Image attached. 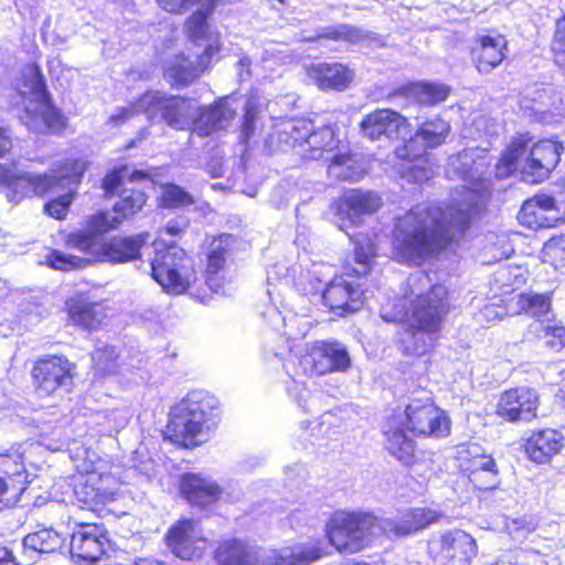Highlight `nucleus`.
<instances>
[{
  "label": "nucleus",
  "mask_w": 565,
  "mask_h": 565,
  "mask_svg": "<svg viewBox=\"0 0 565 565\" xmlns=\"http://www.w3.org/2000/svg\"><path fill=\"white\" fill-rule=\"evenodd\" d=\"M462 200L420 203L396 217L393 230L394 258L406 265H422L468 228L477 207V192L462 185Z\"/></svg>",
  "instance_id": "obj_1"
},
{
  "label": "nucleus",
  "mask_w": 565,
  "mask_h": 565,
  "mask_svg": "<svg viewBox=\"0 0 565 565\" xmlns=\"http://www.w3.org/2000/svg\"><path fill=\"white\" fill-rule=\"evenodd\" d=\"M136 114H143L152 122H166L177 130L191 129L200 137L225 129L235 116L231 98L217 100L213 106L199 109L193 100L160 92H147L128 107L116 110L109 118L114 126L121 125Z\"/></svg>",
  "instance_id": "obj_2"
},
{
  "label": "nucleus",
  "mask_w": 565,
  "mask_h": 565,
  "mask_svg": "<svg viewBox=\"0 0 565 565\" xmlns=\"http://www.w3.org/2000/svg\"><path fill=\"white\" fill-rule=\"evenodd\" d=\"M121 224V220L113 216L110 211L99 212L89 216L82 228L67 236L66 245L85 255V257L52 250L46 256V264L57 270H72L86 267L92 262L127 263L140 255L148 234L135 236H114L108 241L104 235Z\"/></svg>",
  "instance_id": "obj_3"
},
{
  "label": "nucleus",
  "mask_w": 565,
  "mask_h": 565,
  "mask_svg": "<svg viewBox=\"0 0 565 565\" xmlns=\"http://www.w3.org/2000/svg\"><path fill=\"white\" fill-rule=\"evenodd\" d=\"M443 516L441 511L426 507L405 510L391 519H379L367 512L335 511L326 524V533L339 552L358 553L375 537L409 535Z\"/></svg>",
  "instance_id": "obj_4"
},
{
  "label": "nucleus",
  "mask_w": 565,
  "mask_h": 565,
  "mask_svg": "<svg viewBox=\"0 0 565 565\" xmlns=\"http://www.w3.org/2000/svg\"><path fill=\"white\" fill-rule=\"evenodd\" d=\"M409 295L405 302L409 308L402 317L405 322L401 335V348L407 355H424L438 340L443 317L447 312V290L443 285L431 284L424 271H416L408 277Z\"/></svg>",
  "instance_id": "obj_5"
},
{
  "label": "nucleus",
  "mask_w": 565,
  "mask_h": 565,
  "mask_svg": "<svg viewBox=\"0 0 565 565\" xmlns=\"http://www.w3.org/2000/svg\"><path fill=\"white\" fill-rule=\"evenodd\" d=\"M11 147V139L0 128V158ZM85 170L86 163L77 159H67L56 171L44 174L20 171L0 163V193H3L9 202L19 203L31 195H44L54 188L79 184Z\"/></svg>",
  "instance_id": "obj_6"
},
{
  "label": "nucleus",
  "mask_w": 565,
  "mask_h": 565,
  "mask_svg": "<svg viewBox=\"0 0 565 565\" xmlns=\"http://www.w3.org/2000/svg\"><path fill=\"white\" fill-rule=\"evenodd\" d=\"M217 419V398L206 391L193 390L170 409L167 434L175 444L195 447L207 440Z\"/></svg>",
  "instance_id": "obj_7"
},
{
  "label": "nucleus",
  "mask_w": 565,
  "mask_h": 565,
  "mask_svg": "<svg viewBox=\"0 0 565 565\" xmlns=\"http://www.w3.org/2000/svg\"><path fill=\"white\" fill-rule=\"evenodd\" d=\"M529 135L515 137L497 163L495 175L504 179L520 171L522 179L529 183H539L548 177L561 160L564 150L562 143L545 139L532 145Z\"/></svg>",
  "instance_id": "obj_8"
},
{
  "label": "nucleus",
  "mask_w": 565,
  "mask_h": 565,
  "mask_svg": "<svg viewBox=\"0 0 565 565\" xmlns=\"http://www.w3.org/2000/svg\"><path fill=\"white\" fill-rule=\"evenodd\" d=\"M270 151L296 149L309 160H319L338 147L334 130L329 125L316 127L311 120L290 118L278 124L266 140Z\"/></svg>",
  "instance_id": "obj_9"
},
{
  "label": "nucleus",
  "mask_w": 565,
  "mask_h": 565,
  "mask_svg": "<svg viewBox=\"0 0 565 565\" xmlns=\"http://www.w3.org/2000/svg\"><path fill=\"white\" fill-rule=\"evenodd\" d=\"M376 254L375 245L358 241L354 247V266L348 264L344 271L334 276L323 289V303L333 312L343 316L358 311L364 303V291L354 278L367 275Z\"/></svg>",
  "instance_id": "obj_10"
},
{
  "label": "nucleus",
  "mask_w": 565,
  "mask_h": 565,
  "mask_svg": "<svg viewBox=\"0 0 565 565\" xmlns=\"http://www.w3.org/2000/svg\"><path fill=\"white\" fill-rule=\"evenodd\" d=\"M20 95L24 106L19 118L29 130L45 132L64 128V117L54 106L44 76L36 64H28L22 70Z\"/></svg>",
  "instance_id": "obj_11"
},
{
  "label": "nucleus",
  "mask_w": 565,
  "mask_h": 565,
  "mask_svg": "<svg viewBox=\"0 0 565 565\" xmlns=\"http://www.w3.org/2000/svg\"><path fill=\"white\" fill-rule=\"evenodd\" d=\"M154 257L151 262L152 278L168 292L183 294L193 276L192 260L174 243L162 237L154 243Z\"/></svg>",
  "instance_id": "obj_12"
},
{
  "label": "nucleus",
  "mask_w": 565,
  "mask_h": 565,
  "mask_svg": "<svg viewBox=\"0 0 565 565\" xmlns=\"http://www.w3.org/2000/svg\"><path fill=\"white\" fill-rule=\"evenodd\" d=\"M148 173L142 170H131L128 166H120L109 173L103 180V189L106 195L114 194L120 186H124L119 194V200L115 203L113 216H117L121 222L136 214L146 203V194L140 189L128 188L129 183L148 179Z\"/></svg>",
  "instance_id": "obj_13"
},
{
  "label": "nucleus",
  "mask_w": 565,
  "mask_h": 565,
  "mask_svg": "<svg viewBox=\"0 0 565 565\" xmlns=\"http://www.w3.org/2000/svg\"><path fill=\"white\" fill-rule=\"evenodd\" d=\"M405 428L416 437L443 438L450 433V419L429 398L411 399L403 413L396 414Z\"/></svg>",
  "instance_id": "obj_14"
},
{
  "label": "nucleus",
  "mask_w": 565,
  "mask_h": 565,
  "mask_svg": "<svg viewBox=\"0 0 565 565\" xmlns=\"http://www.w3.org/2000/svg\"><path fill=\"white\" fill-rule=\"evenodd\" d=\"M180 491L191 505L199 508H206L217 501L235 502L243 495L237 484L228 483L221 487L213 479L193 472L181 477Z\"/></svg>",
  "instance_id": "obj_15"
},
{
  "label": "nucleus",
  "mask_w": 565,
  "mask_h": 565,
  "mask_svg": "<svg viewBox=\"0 0 565 565\" xmlns=\"http://www.w3.org/2000/svg\"><path fill=\"white\" fill-rule=\"evenodd\" d=\"M297 267L289 268L284 264H276L267 271L268 286H273L275 281L295 288L302 295H316L321 292L328 284V279L332 276V267L328 264H312L306 271H300L296 277Z\"/></svg>",
  "instance_id": "obj_16"
},
{
  "label": "nucleus",
  "mask_w": 565,
  "mask_h": 565,
  "mask_svg": "<svg viewBox=\"0 0 565 565\" xmlns=\"http://www.w3.org/2000/svg\"><path fill=\"white\" fill-rule=\"evenodd\" d=\"M428 551L438 565H470L477 555V544L467 532L451 530L430 541Z\"/></svg>",
  "instance_id": "obj_17"
},
{
  "label": "nucleus",
  "mask_w": 565,
  "mask_h": 565,
  "mask_svg": "<svg viewBox=\"0 0 565 565\" xmlns=\"http://www.w3.org/2000/svg\"><path fill=\"white\" fill-rule=\"evenodd\" d=\"M307 370L317 375L332 372H345L351 366V358L347 347L337 340H318L310 343L300 362Z\"/></svg>",
  "instance_id": "obj_18"
},
{
  "label": "nucleus",
  "mask_w": 565,
  "mask_h": 565,
  "mask_svg": "<svg viewBox=\"0 0 565 565\" xmlns=\"http://www.w3.org/2000/svg\"><path fill=\"white\" fill-rule=\"evenodd\" d=\"M380 205L381 198L376 193L361 190H351L340 200L337 207L338 220L335 222L339 228L345 232L353 242L354 247H356L358 241L363 243L369 241L371 244L373 243L369 237L362 234L350 233L349 227L356 224L359 216L374 213Z\"/></svg>",
  "instance_id": "obj_19"
},
{
  "label": "nucleus",
  "mask_w": 565,
  "mask_h": 565,
  "mask_svg": "<svg viewBox=\"0 0 565 565\" xmlns=\"http://www.w3.org/2000/svg\"><path fill=\"white\" fill-rule=\"evenodd\" d=\"M32 376L40 396L70 392L73 385L72 364L63 356L52 355L40 359L32 369Z\"/></svg>",
  "instance_id": "obj_20"
},
{
  "label": "nucleus",
  "mask_w": 565,
  "mask_h": 565,
  "mask_svg": "<svg viewBox=\"0 0 565 565\" xmlns=\"http://www.w3.org/2000/svg\"><path fill=\"white\" fill-rule=\"evenodd\" d=\"M235 238L231 234H222L213 239L207 254L205 280L215 294L225 295L226 286L231 284V264Z\"/></svg>",
  "instance_id": "obj_21"
},
{
  "label": "nucleus",
  "mask_w": 565,
  "mask_h": 565,
  "mask_svg": "<svg viewBox=\"0 0 565 565\" xmlns=\"http://www.w3.org/2000/svg\"><path fill=\"white\" fill-rule=\"evenodd\" d=\"M450 124L439 116H434L418 125L414 135L409 132L406 142L396 149L398 158H417L424 156L428 148L443 145L449 135Z\"/></svg>",
  "instance_id": "obj_22"
},
{
  "label": "nucleus",
  "mask_w": 565,
  "mask_h": 565,
  "mask_svg": "<svg viewBox=\"0 0 565 565\" xmlns=\"http://www.w3.org/2000/svg\"><path fill=\"white\" fill-rule=\"evenodd\" d=\"M166 542L171 553L177 557L192 559L201 555L206 539L199 521L182 519L168 530Z\"/></svg>",
  "instance_id": "obj_23"
},
{
  "label": "nucleus",
  "mask_w": 565,
  "mask_h": 565,
  "mask_svg": "<svg viewBox=\"0 0 565 565\" xmlns=\"http://www.w3.org/2000/svg\"><path fill=\"white\" fill-rule=\"evenodd\" d=\"M360 128L364 137L371 140H404L409 135L407 119L388 108L376 109L361 120Z\"/></svg>",
  "instance_id": "obj_24"
},
{
  "label": "nucleus",
  "mask_w": 565,
  "mask_h": 565,
  "mask_svg": "<svg viewBox=\"0 0 565 565\" xmlns=\"http://www.w3.org/2000/svg\"><path fill=\"white\" fill-rule=\"evenodd\" d=\"M216 42L209 43L202 54H180L168 61L164 68V78L172 86H185L203 73L209 60L218 51Z\"/></svg>",
  "instance_id": "obj_25"
},
{
  "label": "nucleus",
  "mask_w": 565,
  "mask_h": 565,
  "mask_svg": "<svg viewBox=\"0 0 565 565\" xmlns=\"http://www.w3.org/2000/svg\"><path fill=\"white\" fill-rule=\"evenodd\" d=\"M107 532L94 523L77 524L71 536V556L76 563L96 562L108 543Z\"/></svg>",
  "instance_id": "obj_26"
},
{
  "label": "nucleus",
  "mask_w": 565,
  "mask_h": 565,
  "mask_svg": "<svg viewBox=\"0 0 565 565\" xmlns=\"http://www.w3.org/2000/svg\"><path fill=\"white\" fill-rule=\"evenodd\" d=\"M460 468L469 482L478 490H490L499 483L497 465L491 456L478 454V447L469 448L459 457Z\"/></svg>",
  "instance_id": "obj_27"
},
{
  "label": "nucleus",
  "mask_w": 565,
  "mask_h": 565,
  "mask_svg": "<svg viewBox=\"0 0 565 565\" xmlns=\"http://www.w3.org/2000/svg\"><path fill=\"white\" fill-rule=\"evenodd\" d=\"M537 393L529 387H518L502 393L497 405L499 417L509 420L529 422L536 417Z\"/></svg>",
  "instance_id": "obj_28"
},
{
  "label": "nucleus",
  "mask_w": 565,
  "mask_h": 565,
  "mask_svg": "<svg viewBox=\"0 0 565 565\" xmlns=\"http://www.w3.org/2000/svg\"><path fill=\"white\" fill-rule=\"evenodd\" d=\"M558 218L556 201L546 193L526 200L518 213L519 222L532 230L555 226Z\"/></svg>",
  "instance_id": "obj_29"
},
{
  "label": "nucleus",
  "mask_w": 565,
  "mask_h": 565,
  "mask_svg": "<svg viewBox=\"0 0 565 565\" xmlns=\"http://www.w3.org/2000/svg\"><path fill=\"white\" fill-rule=\"evenodd\" d=\"M507 39L499 34H482L476 39L471 47V57L478 72L489 74L498 67L507 56Z\"/></svg>",
  "instance_id": "obj_30"
},
{
  "label": "nucleus",
  "mask_w": 565,
  "mask_h": 565,
  "mask_svg": "<svg viewBox=\"0 0 565 565\" xmlns=\"http://www.w3.org/2000/svg\"><path fill=\"white\" fill-rule=\"evenodd\" d=\"M311 81L322 90H344L354 78V72L341 63H316L307 68Z\"/></svg>",
  "instance_id": "obj_31"
},
{
  "label": "nucleus",
  "mask_w": 565,
  "mask_h": 565,
  "mask_svg": "<svg viewBox=\"0 0 565 565\" xmlns=\"http://www.w3.org/2000/svg\"><path fill=\"white\" fill-rule=\"evenodd\" d=\"M319 546L300 544L295 546L270 550L258 558L260 565H311L321 558Z\"/></svg>",
  "instance_id": "obj_32"
},
{
  "label": "nucleus",
  "mask_w": 565,
  "mask_h": 565,
  "mask_svg": "<svg viewBox=\"0 0 565 565\" xmlns=\"http://www.w3.org/2000/svg\"><path fill=\"white\" fill-rule=\"evenodd\" d=\"M404 428V422L394 414L384 427L385 448L397 460L409 465L413 462L415 443L406 435Z\"/></svg>",
  "instance_id": "obj_33"
},
{
  "label": "nucleus",
  "mask_w": 565,
  "mask_h": 565,
  "mask_svg": "<svg viewBox=\"0 0 565 565\" xmlns=\"http://www.w3.org/2000/svg\"><path fill=\"white\" fill-rule=\"evenodd\" d=\"M563 435L551 428L534 431L526 440V452L537 463L547 462L564 446Z\"/></svg>",
  "instance_id": "obj_34"
},
{
  "label": "nucleus",
  "mask_w": 565,
  "mask_h": 565,
  "mask_svg": "<svg viewBox=\"0 0 565 565\" xmlns=\"http://www.w3.org/2000/svg\"><path fill=\"white\" fill-rule=\"evenodd\" d=\"M478 153L479 149L470 148L450 156L446 168L447 177L449 179L458 178L473 184L482 175L483 163Z\"/></svg>",
  "instance_id": "obj_35"
},
{
  "label": "nucleus",
  "mask_w": 565,
  "mask_h": 565,
  "mask_svg": "<svg viewBox=\"0 0 565 565\" xmlns=\"http://www.w3.org/2000/svg\"><path fill=\"white\" fill-rule=\"evenodd\" d=\"M449 95L448 86L437 83H411L393 92L392 97H404L424 106H434L444 102Z\"/></svg>",
  "instance_id": "obj_36"
},
{
  "label": "nucleus",
  "mask_w": 565,
  "mask_h": 565,
  "mask_svg": "<svg viewBox=\"0 0 565 565\" xmlns=\"http://www.w3.org/2000/svg\"><path fill=\"white\" fill-rule=\"evenodd\" d=\"M23 445H13L0 450V476L28 487L31 482L26 470L22 450Z\"/></svg>",
  "instance_id": "obj_37"
},
{
  "label": "nucleus",
  "mask_w": 565,
  "mask_h": 565,
  "mask_svg": "<svg viewBox=\"0 0 565 565\" xmlns=\"http://www.w3.org/2000/svg\"><path fill=\"white\" fill-rule=\"evenodd\" d=\"M217 565H257L256 552L244 542L233 539L224 541L216 550Z\"/></svg>",
  "instance_id": "obj_38"
},
{
  "label": "nucleus",
  "mask_w": 565,
  "mask_h": 565,
  "mask_svg": "<svg viewBox=\"0 0 565 565\" xmlns=\"http://www.w3.org/2000/svg\"><path fill=\"white\" fill-rule=\"evenodd\" d=\"M328 174L339 181L356 182L364 174V168L352 156L335 154L331 158Z\"/></svg>",
  "instance_id": "obj_39"
},
{
  "label": "nucleus",
  "mask_w": 565,
  "mask_h": 565,
  "mask_svg": "<svg viewBox=\"0 0 565 565\" xmlns=\"http://www.w3.org/2000/svg\"><path fill=\"white\" fill-rule=\"evenodd\" d=\"M289 397L305 413H318L321 411L322 393H312L307 383L292 379L287 387Z\"/></svg>",
  "instance_id": "obj_40"
},
{
  "label": "nucleus",
  "mask_w": 565,
  "mask_h": 565,
  "mask_svg": "<svg viewBox=\"0 0 565 565\" xmlns=\"http://www.w3.org/2000/svg\"><path fill=\"white\" fill-rule=\"evenodd\" d=\"M214 9V0H198V8L186 22V32L192 41H201L207 36L206 20Z\"/></svg>",
  "instance_id": "obj_41"
},
{
  "label": "nucleus",
  "mask_w": 565,
  "mask_h": 565,
  "mask_svg": "<svg viewBox=\"0 0 565 565\" xmlns=\"http://www.w3.org/2000/svg\"><path fill=\"white\" fill-rule=\"evenodd\" d=\"M264 318L275 330L282 332L289 338H298L306 334V330H301L297 327L299 320L298 316L284 315L282 311L276 307V305L267 308V310L264 312Z\"/></svg>",
  "instance_id": "obj_42"
},
{
  "label": "nucleus",
  "mask_w": 565,
  "mask_h": 565,
  "mask_svg": "<svg viewBox=\"0 0 565 565\" xmlns=\"http://www.w3.org/2000/svg\"><path fill=\"white\" fill-rule=\"evenodd\" d=\"M22 545L24 548L34 552L51 553L61 547L62 539L53 529H41L28 534L23 539Z\"/></svg>",
  "instance_id": "obj_43"
},
{
  "label": "nucleus",
  "mask_w": 565,
  "mask_h": 565,
  "mask_svg": "<svg viewBox=\"0 0 565 565\" xmlns=\"http://www.w3.org/2000/svg\"><path fill=\"white\" fill-rule=\"evenodd\" d=\"M68 316L76 326L86 330L96 328L102 321V315L98 312V305L88 302H74L70 305Z\"/></svg>",
  "instance_id": "obj_44"
},
{
  "label": "nucleus",
  "mask_w": 565,
  "mask_h": 565,
  "mask_svg": "<svg viewBox=\"0 0 565 565\" xmlns=\"http://www.w3.org/2000/svg\"><path fill=\"white\" fill-rule=\"evenodd\" d=\"M318 38L333 41H345L352 44L360 43L369 38V33L361 28L350 24H337L322 28L318 31Z\"/></svg>",
  "instance_id": "obj_45"
},
{
  "label": "nucleus",
  "mask_w": 565,
  "mask_h": 565,
  "mask_svg": "<svg viewBox=\"0 0 565 565\" xmlns=\"http://www.w3.org/2000/svg\"><path fill=\"white\" fill-rule=\"evenodd\" d=\"M542 259L565 275V234L554 236L544 244Z\"/></svg>",
  "instance_id": "obj_46"
},
{
  "label": "nucleus",
  "mask_w": 565,
  "mask_h": 565,
  "mask_svg": "<svg viewBox=\"0 0 565 565\" xmlns=\"http://www.w3.org/2000/svg\"><path fill=\"white\" fill-rule=\"evenodd\" d=\"M118 353L115 347L102 345L97 347L92 353V362L95 375L105 376L116 371V359Z\"/></svg>",
  "instance_id": "obj_47"
},
{
  "label": "nucleus",
  "mask_w": 565,
  "mask_h": 565,
  "mask_svg": "<svg viewBox=\"0 0 565 565\" xmlns=\"http://www.w3.org/2000/svg\"><path fill=\"white\" fill-rule=\"evenodd\" d=\"M519 307L531 317L548 319L551 298L548 295L542 294L522 295L519 300Z\"/></svg>",
  "instance_id": "obj_48"
},
{
  "label": "nucleus",
  "mask_w": 565,
  "mask_h": 565,
  "mask_svg": "<svg viewBox=\"0 0 565 565\" xmlns=\"http://www.w3.org/2000/svg\"><path fill=\"white\" fill-rule=\"evenodd\" d=\"M535 332H541L540 338L544 344L553 351H561L565 347V328L561 326L546 324L543 321H535L532 324Z\"/></svg>",
  "instance_id": "obj_49"
},
{
  "label": "nucleus",
  "mask_w": 565,
  "mask_h": 565,
  "mask_svg": "<svg viewBox=\"0 0 565 565\" xmlns=\"http://www.w3.org/2000/svg\"><path fill=\"white\" fill-rule=\"evenodd\" d=\"M409 163L404 167L403 178L407 182L424 183L434 177V170L423 156L417 158H402Z\"/></svg>",
  "instance_id": "obj_50"
},
{
  "label": "nucleus",
  "mask_w": 565,
  "mask_h": 565,
  "mask_svg": "<svg viewBox=\"0 0 565 565\" xmlns=\"http://www.w3.org/2000/svg\"><path fill=\"white\" fill-rule=\"evenodd\" d=\"M98 481V473L90 472L86 476L84 483L75 488V494L79 502L90 510L97 509L100 505L99 497L96 494L95 484Z\"/></svg>",
  "instance_id": "obj_51"
},
{
  "label": "nucleus",
  "mask_w": 565,
  "mask_h": 565,
  "mask_svg": "<svg viewBox=\"0 0 565 565\" xmlns=\"http://www.w3.org/2000/svg\"><path fill=\"white\" fill-rule=\"evenodd\" d=\"M26 486L0 476V512L14 507L25 491Z\"/></svg>",
  "instance_id": "obj_52"
},
{
  "label": "nucleus",
  "mask_w": 565,
  "mask_h": 565,
  "mask_svg": "<svg viewBox=\"0 0 565 565\" xmlns=\"http://www.w3.org/2000/svg\"><path fill=\"white\" fill-rule=\"evenodd\" d=\"M259 114V105L254 98H248L245 104V113L239 134V140L247 143L256 130V120Z\"/></svg>",
  "instance_id": "obj_53"
},
{
  "label": "nucleus",
  "mask_w": 565,
  "mask_h": 565,
  "mask_svg": "<svg viewBox=\"0 0 565 565\" xmlns=\"http://www.w3.org/2000/svg\"><path fill=\"white\" fill-rule=\"evenodd\" d=\"M96 483V494L99 497L100 505L117 499L119 483L111 473H98V481Z\"/></svg>",
  "instance_id": "obj_54"
},
{
  "label": "nucleus",
  "mask_w": 565,
  "mask_h": 565,
  "mask_svg": "<svg viewBox=\"0 0 565 565\" xmlns=\"http://www.w3.org/2000/svg\"><path fill=\"white\" fill-rule=\"evenodd\" d=\"M96 483V494L99 497L100 505L117 499L119 483L111 473H98V481Z\"/></svg>",
  "instance_id": "obj_55"
},
{
  "label": "nucleus",
  "mask_w": 565,
  "mask_h": 565,
  "mask_svg": "<svg viewBox=\"0 0 565 565\" xmlns=\"http://www.w3.org/2000/svg\"><path fill=\"white\" fill-rule=\"evenodd\" d=\"M78 184L74 185L76 188ZM73 184L65 185V188H68V191L65 194L60 195L58 198L51 200L44 205L45 212L56 218V220H63L67 211L74 200V192L72 190ZM64 189V186L62 188Z\"/></svg>",
  "instance_id": "obj_56"
},
{
  "label": "nucleus",
  "mask_w": 565,
  "mask_h": 565,
  "mask_svg": "<svg viewBox=\"0 0 565 565\" xmlns=\"http://www.w3.org/2000/svg\"><path fill=\"white\" fill-rule=\"evenodd\" d=\"M551 50L555 64L565 71V14L556 21Z\"/></svg>",
  "instance_id": "obj_57"
},
{
  "label": "nucleus",
  "mask_w": 565,
  "mask_h": 565,
  "mask_svg": "<svg viewBox=\"0 0 565 565\" xmlns=\"http://www.w3.org/2000/svg\"><path fill=\"white\" fill-rule=\"evenodd\" d=\"M161 202L166 207H179L190 205L193 201L188 192L175 184L164 186Z\"/></svg>",
  "instance_id": "obj_58"
},
{
  "label": "nucleus",
  "mask_w": 565,
  "mask_h": 565,
  "mask_svg": "<svg viewBox=\"0 0 565 565\" xmlns=\"http://www.w3.org/2000/svg\"><path fill=\"white\" fill-rule=\"evenodd\" d=\"M107 422L109 424V433L113 430L119 431L129 422L130 414L128 409H111L106 414Z\"/></svg>",
  "instance_id": "obj_59"
},
{
  "label": "nucleus",
  "mask_w": 565,
  "mask_h": 565,
  "mask_svg": "<svg viewBox=\"0 0 565 565\" xmlns=\"http://www.w3.org/2000/svg\"><path fill=\"white\" fill-rule=\"evenodd\" d=\"M157 2L160 8L171 13H182L198 4V0H157Z\"/></svg>",
  "instance_id": "obj_60"
},
{
  "label": "nucleus",
  "mask_w": 565,
  "mask_h": 565,
  "mask_svg": "<svg viewBox=\"0 0 565 565\" xmlns=\"http://www.w3.org/2000/svg\"><path fill=\"white\" fill-rule=\"evenodd\" d=\"M188 222L184 218L171 220L167 223L163 233L171 237L179 236L186 228Z\"/></svg>",
  "instance_id": "obj_61"
},
{
  "label": "nucleus",
  "mask_w": 565,
  "mask_h": 565,
  "mask_svg": "<svg viewBox=\"0 0 565 565\" xmlns=\"http://www.w3.org/2000/svg\"><path fill=\"white\" fill-rule=\"evenodd\" d=\"M0 565H20L15 556L13 555V551L7 546L0 547Z\"/></svg>",
  "instance_id": "obj_62"
},
{
  "label": "nucleus",
  "mask_w": 565,
  "mask_h": 565,
  "mask_svg": "<svg viewBox=\"0 0 565 565\" xmlns=\"http://www.w3.org/2000/svg\"><path fill=\"white\" fill-rule=\"evenodd\" d=\"M305 472V467L300 463H295L294 466H287L285 468V473L289 478V480H294L297 477H300Z\"/></svg>",
  "instance_id": "obj_63"
},
{
  "label": "nucleus",
  "mask_w": 565,
  "mask_h": 565,
  "mask_svg": "<svg viewBox=\"0 0 565 565\" xmlns=\"http://www.w3.org/2000/svg\"><path fill=\"white\" fill-rule=\"evenodd\" d=\"M137 565H167L162 561L154 558H139L136 563Z\"/></svg>",
  "instance_id": "obj_64"
}]
</instances>
